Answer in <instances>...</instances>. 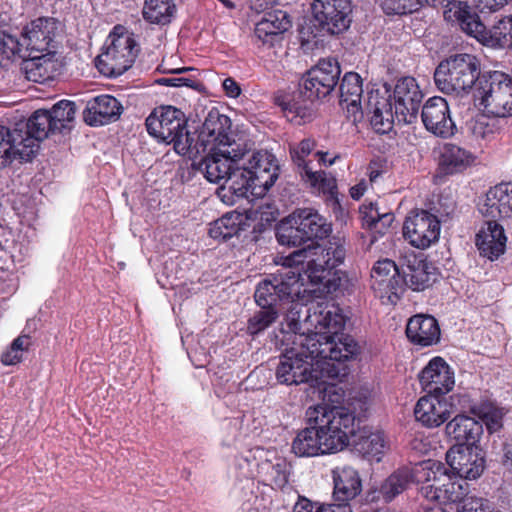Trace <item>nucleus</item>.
Instances as JSON below:
<instances>
[{
    "instance_id": "obj_1",
    "label": "nucleus",
    "mask_w": 512,
    "mask_h": 512,
    "mask_svg": "<svg viewBox=\"0 0 512 512\" xmlns=\"http://www.w3.org/2000/svg\"><path fill=\"white\" fill-rule=\"evenodd\" d=\"M308 423L292 442L298 457H314L343 450L354 433L355 416L342 406L317 405L307 410Z\"/></svg>"
},
{
    "instance_id": "obj_2",
    "label": "nucleus",
    "mask_w": 512,
    "mask_h": 512,
    "mask_svg": "<svg viewBox=\"0 0 512 512\" xmlns=\"http://www.w3.org/2000/svg\"><path fill=\"white\" fill-rule=\"evenodd\" d=\"M345 322V316L338 306L317 305L313 311L308 309L304 320L308 334L301 345L313 358L318 357L344 364L360 352V346L355 339L341 333Z\"/></svg>"
},
{
    "instance_id": "obj_3",
    "label": "nucleus",
    "mask_w": 512,
    "mask_h": 512,
    "mask_svg": "<svg viewBox=\"0 0 512 512\" xmlns=\"http://www.w3.org/2000/svg\"><path fill=\"white\" fill-rule=\"evenodd\" d=\"M302 278L297 270L282 268L276 274L262 280L255 291L256 303L261 307L247 323V332L257 335L271 326L278 318L277 305L285 300L299 297L302 293Z\"/></svg>"
},
{
    "instance_id": "obj_4",
    "label": "nucleus",
    "mask_w": 512,
    "mask_h": 512,
    "mask_svg": "<svg viewBox=\"0 0 512 512\" xmlns=\"http://www.w3.org/2000/svg\"><path fill=\"white\" fill-rule=\"evenodd\" d=\"M345 256L346 249L340 239L333 238L325 245L312 241L307 247L291 253L286 258L283 268L300 272L298 265L306 263L305 275L310 282L314 285L323 284L328 291H331L334 288V279H331L334 275L332 270L343 263ZM300 276L304 280L303 276Z\"/></svg>"
},
{
    "instance_id": "obj_5",
    "label": "nucleus",
    "mask_w": 512,
    "mask_h": 512,
    "mask_svg": "<svg viewBox=\"0 0 512 512\" xmlns=\"http://www.w3.org/2000/svg\"><path fill=\"white\" fill-rule=\"evenodd\" d=\"M303 352L294 350L280 357L276 368V378L285 385L318 383L323 378L337 379L347 375L345 364L321 358H313L302 346Z\"/></svg>"
},
{
    "instance_id": "obj_6",
    "label": "nucleus",
    "mask_w": 512,
    "mask_h": 512,
    "mask_svg": "<svg viewBox=\"0 0 512 512\" xmlns=\"http://www.w3.org/2000/svg\"><path fill=\"white\" fill-rule=\"evenodd\" d=\"M148 133L166 144H173L180 155L200 154L195 143L196 132L187 127L184 113L172 106H162L153 110L146 119Z\"/></svg>"
},
{
    "instance_id": "obj_7",
    "label": "nucleus",
    "mask_w": 512,
    "mask_h": 512,
    "mask_svg": "<svg viewBox=\"0 0 512 512\" xmlns=\"http://www.w3.org/2000/svg\"><path fill=\"white\" fill-rule=\"evenodd\" d=\"M480 62L468 53L455 54L441 61L434 72L437 88L445 94L466 95L479 86Z\"/></svg>"
},
{
    "instance_id": "obj_8",
    "label": "nucleus",
    "mask_w": 512,
    "mask_h": 512,
    "mask_svg": "<svg viewBox=\"0 0 512 512\" xmlns=\"http://www.w3.org/2000/svg\"><path fill=\"white\" fill-rule=\"evenodd\" d=\"M331 232V224L312 208L297 209L281 221L276 238L281 245L300 246L313 239H322Z\"/></svg>"
},
{
    "instance_id": "obj_9",
    "label": "nucleus",
    "mask_w": 512,
    "mask_h": 512,
    "mask_svg": "<svg viewBox=\"0 0 512 512\" xmlns=\"http://www.w3.org/2000/svg\"><path fill=\"white\" fill-rule=\"evenodd\" d=\"M105 50L96 58L98 70L108 77H117L126 72L134 63L139 46L132 33L117 26L108 37Z\"/></svg>"
},
{
    "instance_id": "obj_10",
    "label": "nucleus",
    "mask_w": 512,
    "mask_h": 512,
    "mask_svg": "<svg viewBox=\"0 0 512 512\" xmlns=\"http://www.w3.org/2000/svg\"><path fill=\"white\" fill-rule=\"evenodd\" d=\"M474 98L494 117L512 116V79L500 71L484 74L475 87Z\"/></svg>"
},
{
    "instance_id": "obj_11",
    "label": "nucleus",
    "mask_w": 512,
    "mask_h": 512,
    "mask_svg": "<svg viewBox=\"0 0 512 512\" xmlns=\"http://www.w3.org/2000/svg\"><path fill=\"white\" fill-rule=\"evenodd\" d=\"M452 10L462 31L476 38L480 43L490 47H511L512 40L508 38V30L511 29V25L508 26L509 16L500 19L487 30L475 10L467 4L459 2L453 5L450 12Z\"/></svg>"
},
{
    "instance_id": "obj_12",
    "label": "nucleus",
    "mask_w": 512,
    "mask_h": 512,
    "mask_svg": "<svg viewBox=\"0 0 512 512\" xmlns=\"http://www.w3.org/2000/svg\"><path fill=\"white\" fill-rule=\"evenodd\" d=\"M195 143L200 153H206L207 149L232 153L235 151H247L245 141L236 140L231 131V120L217 110H211L202 126Z\"/></svg>"
},
{
    "instance_id": "obj_13",
    "label": "nucleus",
    "mask_w": 512,
    "mask_h": 512,
    "mask_svg": "<svg viewBox=\"0 0 512 512\" xmlns=\"http://www.w3.org/2000/svg\"><path fill=\"white\" fill-rule=\"evenodd\" d=\"M440 221L427 210H414L406 217L403 236L415 248L426 249L438 241Z\"/></svg>"
},
{
    "instance_id": "obj_14",
    "label": "nucleus",
    "mask_w": 512,
    "mask_h": 512,
    "mask_svg": "<svg viewBox=\"0 0 512 512\" xmlns=\"http://www.w3.org/2000/svg\"><path fill=\"white\" fill-rule=\"evenodd\" d=\"M341 70L334 59H323L303 77L301 94L309 99H320L329 95L338 83Z\"/></svg>"
},
{
    "instance_id": "obj_15",
    "label": "nucleus",
    "mask_w": 512,
    "mask_h": 512,
    "mask_svg": "<svg viewBox=\"0 0 512 512\" xmlns=\"http://www.w3.org/2000/svg\"><path fill=\"white\" fill-rule=\"evenodd\" d=\"M313 16L318 26L329 34L347 30L351 23V0H314Z\"/></svg>"
},
{
    "instance_id": "obj_16",
    "label": "nucleus",
    "mask_w": 512,
    "mask_h": 512,
    "mask_svg": "<svg viewBox=\"0 0 512 512\" xmlns=\"http://www.w3.org/2000/svg\"><path fill=\"white\" fill-rule=\"evenodd\" d=\"M371 288L383 304L397 303L404 287L398 268L392 260L376 262L371 273Z\"/></svg>"
},
{
    "instance_id": "obj_17",
    "label": "nucleus",
    "mask_w": 512,
    "mask_h": 512,
    "mask_svg": "<svg viewBox=\"0 0 512 512\" xmlns=\"http://www.w3.org/2000/svg\"><path fill=\"white\" fill-rule=\"evenodd\" d=\"M423 94L416 80L404 77L394 88L395 116L399 123L411 124L416 121Z\"/></svg>"
},
{
    "instance_id": "obj_18",
    "label": "nucleus",
    "mask_w": 512,
    "mask_h": 512,
    "mask_svg": "<svg viewBox=\"0 0 512 512\" xmlns=\"http://www.w3.org/2000/svg\"><path fill=\"white\" fill-rule=\"evenodd\" d=\"M447 464L460 478L475 480L485 469V458L478 447L454 445L446 453Z\"/></svg>"
},
{
    "instance_id": "obj_19",
    "label": "nucleus",
    "mask_w": 512,
    "mask_h": 512,
    "mask_svg": "<svg viewBox=\"0 0 512 512\" xmlns=\"http://www.w3.org/2000/svg\"><path fill=\"white\" fill-rule=\"evenodd\" d=\"M206 152L207 154L197 164V168L209 182L220 183L223 180L226 181L237 163L250 153V148H247V151L232 153L221 152L216 149H207Z\"/></svg>"
},
{
    "instance_id": "obj_20",
    "label": "nucleus",
    "mask_w": 512,
    "mask_h": 512,
    "mask_svg": "<svg viewBox=\"0 0 512 512\" xmlns=\"http://www.w3.org/2000/svg\"><path fill=\"white\" fill-rule=\"evenodd\" d=\"M61 24L55 18L42 17L32 21L22 33L23 46L31 52H51L54 39L59 34Z\"/></svg>"
},
{
    "instance_id": "obj_21",
    "label": "nucleus",
    "mask_w": 512,
    "mask_h": 512,
    "mask_svg": "<svg viewBox=\"0 0 512 512\" xmlns=\"http://www.w3.org/2000/svg\"><path fill=\"white\" fill-rule=\"evenodd\" d=\"M14 127L22 135L24 147L27 148L32 159L38 152L39 142L46 139L51 132L56 131L49 111L44 109L36 110L27 121H20Z\"/></svg>"
},
{
    "instance_id": "obj_22",
    "label": "nucleus",
    "mask_w": 512,
    "mask_h": 512,
    "mask_svg": "<svg viewBox=\"0 0 512 512\" xmlns=\"http://www.w3.org/2000/svg\"><path fill=\"white\" fill-rule=\"evenodd\" d=\"M421 387L428 395L441 396L450 392L455 384L454 374L441 358H433L419 374Z\"/></svg>"
},
{
    "instance_id": "obj_23",
    "label": "nucleus",
    "mask_w": 512,
    "mask_h": 512,
    "mask_svg": "<svg viewBox=\"0 0 512 512\" xmlns=\"http://www.w3.org/2000/svg\"><path fill=\"white\" fill-rule=\"evenodd\" d=\"M421 118L425 128L439 137L454 134L455 124L450 117L447 101L442 97H432L424 104Z\"/></svg>"
},
{
    "instance_id": "obj_24",
    "label": "nucleus",
    "mask_w": 512,
    "mask_h": 512,
    "mask_svg": "<svg viewBox=\"0 0 512 512\" xmlns=\"http://www.w3.org/2000/svg\"><path fill=\"white\" fill-rule=\"evenodd\" d=\"M363 110L375 132L385 134L392 130L396 116L390 95H383L378 90L370 91Z\"/></svg>"
},
{
    "instance_id": "obj_25",
    "label": "nucleus",
    "mask_w": 512,
    "mask_h": 512,
    "mask_svg": "<svg viewBox=\"0 0 512 512\" xmlns=\"http://www.w3.org/2000/svg\"><path fill=\"white\" fill-rule=\"evenodd\" d=\"M249 175L253 176L254 186L269 190L279 176V165L273 154L266 150L254 151L247 162H243Z\"/></svg>"
},
{
    "instance_id": "obj_26",
    "label": "nucleus",
    "mask_w": 512,
    "mask_h": 512,
    "mask_svg": "<svg viewBox=\"0 0 512 512\" xmlns=\"http://www.w3.org/2000/svg\"><path fill=\"white\" fill-rule=\"evenodd\" d=\"M480 213L491 221L512 217V183H501L490 188L483 203L479 205Z\"/></svg>"
},
{
    "instance_id": "obj_27",
    "label": "nucleus",
    "mask_w": 512,
    "mask_h": 512,
    "mask_svg": "<svg viewBox=\"0 0 512 512\" xmlns=\"http://www.w3.org/2000/svg\"><path fill=\"white\" fill-rule=\"evenodd\" d=\"M362 93L361 77L354 72L346 73L340 84V105L353 124H357L364 117L361 106Z\"/></svg>"
},
{
    "instance_id": "obj_28",
    "label": "nucleus",
    "mask_w": 512,
    "mask_h": 512,
    "mask_svg": "<svg viewBox=\"0 0 512 512\" xmlns=\"http://www.w3.org/2000/svg\"><path fill=\"white\" fill-rule=\"evenodd\" d=\"M334 484L333 497L335 501L347 504L362 491V481L356 468L349 464L336 466L332 470Z\"/></svg>"
},
{
    "instance_id": "obj_29",
    "label": "nucleus",
    "mask_w": 512,
    "mask_h": 512,
    "mask_svg": "<svg viewBox=\"0 0 512 512\" xmlns=\"http://www.w3.org/2000/svg\"><path fill=\"white\" fill-rule=\"evenodd\" d=\"M450 404L440 396L426 395L416 403L414 414L417 421L432 428L442 425L451 415Z\"/></svg>"
},
{
    "instance_id": "obj_30",
    "label": "nucleus",
    "mask_w": 512,
    "mask_h": 512,
    "mask_svg": "<svg viewBox=\"0 0 512 512\" xmlns=\"http://www.w3.org/2000/svg\"><path fill=\"white\" fill-rule=\"evenodd\" d=\"M14 161L19 163L30 162L32 157L24 147L22 135L15 127L10 129L0 126V169L11 165Z\"/></svg>"
},
{
    "instance_id": "obj_31",
    "label": "nucleus",
    "mask_w": 512,
    "mask_h": 512,
    "mask_svg": "<svg viewBox=\"0 0 512 512\" xmlns=\"http://www.w3.org/2000/svg\"><path fill=\"white\" fill-rule=\"evenodd\" d=\"M227 185H222L217 189L218 197L226 204L232 205L237 199L248 196L250 189H255L253 176L249 175L245 164L239 162L233 168L226 179Z\"/></svg>"
},
{
    "instance_id": "obj_32",
    "label": "nucleus",
    "mask_w": 512,
    "mask_h": 512,
    "mask_svg": "<svg viewBox=\"0 0 512 512\" xmlns=\"http://www.w3.org/2000/svg\"><path fill=\"white\" fill-rule=\"evenodd\" d=\"M290 27L291 20L288 13L282 10H273L265 13L256 24L254 34L263 44L273 46Z\"/></svg>"
},
{
    "instance_id": "obj_33",
    "label": "nucleus",
    "mask_w": 512,
    "mask_h": 512,
    "mask_svg": "<svg viewBox=\"0 0 512 512\" xmlns=\"http://www.w3.org/2000/svg\"><path fill=\"white\" fill-rule=\"evenodd\" d=\"M403 286L406 285L413 291H423L433 285L437 279L434 265L424 258L413 256L407 261L401 277Z\"/></svg>"
},
{
    "instance_id": "obj_34",
    "label": "nucleus",
    "mask_w": 512,
    "mask_h": 512,
    "mask_svg": "<svg viewBox=\"0 0 512 512\" xmlns=\"http://www.w3.org/2000/svg\"><path fill=\"white\" fill-rule=\"evenodd\" d=\"M121 109L122 106L115 97L101 95L87 102L83 116L88 125H104L117 119L121 114Z\"/></svg>"
},
{
    "instance_id": "obj_35",
    "label": "nucleus",
    "mask_w": 512,
    "mask_h": 512,
    "mask_svg": "<svg viewBox=\"0 0 512 512\" xmlns=\"http://www.w3.org/2000/svg\"><path fill=\"white\" fill-rule=\"evenodd\" d=\"M408 339L423 347L437 344L440 340V327L437 320L430 315H415L406 326Z\"/></svg>"
},
{
    "instance_id": "obj_36",
    "label": "nucleus",
    "mask_w": 512,
    "mask_h": 512,
    "mask_svg": "<svg viewBox=\"0 0 512 512\" xmlns=\"http://www.w3.org/2000/svg\"><path fill=\"white\" fill-rule=\"evenodd\" d=\"M506 240L503 227L488 220L487 226L476 234L475 244L481 256L493 261L504 253Z\"/></svg>"
},
{
    "instance_id": "obj_37",
    "label": "nucleus",
    "mask_w": 512,
    "mask_h": 512,
    "mask_svg": "<svg viewBox=\"0 0 512 512\" xmlns=\"http://www.w3.org/2000/svg\"><path fill=\"white\" fill-rule=\"evenodd\" d=\"M445 430L446 434L458 443L457 445L475 447L483 433V426L474 418L457 415L447 423Z\"/></svg>"
},
{
    "instance_id": "obj_38",
    "label": "nucleus",
    "mask_w": 512,
    "mask_h": 512,
    "mask_svg": "<svg viewBox=\"0 0 512 512\" xmlns=\"http://www.w3.org/2000/svg\"><path fill=\"white\" fill-rule=\"evenodd\" d=\"M413 481L429 485L436 490H443L450 476L445 465L439 461L427 460L410 468Z\"/></svg>"
},
{
    "instance_id": "obj_39",
    "label": "nucleus",
    "mask_w": 512,
    "mask_h": 512,
    "mask_svg": "<svg viewBox=\"0 0 512 512\" xmlns=\"http://www.w3.org/2000/svg\"><path fill=\"white\" fill-rule=\"evenodd\" d=\"M315 148V142L311 139L302 140L297 147L291 148V156L293 162L301 169L300 174L303 177V171L305 176L310 181L313 186H318L319 188L325 189L329 186L327 179L325 177V173L322 171H312L309 167V162L306 160L313 149Z\"/></svg>"
},
{
    "instance_id": "obj_40",
    "label": "nucleus",
    "mask_w": 512,
    "mask_h": 512,
    "mask_svg": "<svg viewBox=\"0 0 512 512\" xmlns=\"http://www.w3.org/2000/svg\"><path fill=\"white\" fill-rule=\"evenodd\" d=\"M51 52L41 55H33L25 60L22 70L29 81L43 83L51 79L56 70V63L53 61Z\"/></svg>"
},
{
    "instance_id": "obj_41",
    "label": "nucleus",
    "mask_w": 512,
    "mask_h": 512,
    "mask_svg": "<svg viewBox=\"0 0 512 512\" xmlns=\"http://www.w3.org/2000/svg\"><path fill=\"white\" fill-rule=\"evenodd\" d=\"M475 158L469 151L453 144L444 147L440 166L446 174H455L470 167Z\"/></svg>"
},
{
    "instance_id": "obj_42",
    "label": "nucleus",
    "mask_w": 512,
    "mask_h": 512,
    "mask_svg": "<svg viewBox=\"0 0 512 512\" xmlns=\"http://www.w3.org/2000/svg\"><path fill=\"white\" fill-rule=\"evenodd\" d=\"M317 99H309L308 97L301 94V87L294 92L291 100L283 104V110L290 121H297L298 124L302 122L310 121L315 112V101Z\"/></svg>"
},
{
    "instance_id": "obj_43",
    "label": "nucleus",
    "mask_w": 512,
    "mask_h": 512,
    "mask_svg": "<svg viewBox=\"0 0 512 512\" xmlns=\"http://www.w3.org/2000/svg\"><path fill=\"white\" fill-rule=\"evenodd\" d=\"M413 482L411 469L408 467L400 468L384 480L379 489V494L384 501L390 502Z\"/></svg>"
},
{
    "instance_id": "obj_44",
    "label": "nucleus",
    "mask_w": 512,
    "mask_h": 512,
    "mask_svg": "<svg viewBox=\"0 0 512 512\" xmlns=\"http://www.w3.org/2000/svg\"><path fill=\"white\" fill-rule=\"evenodd\" d=\"M241 222L242 216L239 213H226L210 225L208 233L213 239L225 241L241 231Z\"/></svg>"
},
{
    "instance_id": "obj_45",
    "label": "nucleus",
    "mask_w": 512,
    "mask_h": 512,
    "mask_svg": "<svg viewBox=\"0 0 512 512\" xmlns=\"http://www.w3.org/2000/svg\"><path fill=\"white\" fill-rule=\"evenodd\" d=\"M176 6L171 0H146L143 7V17L147 21L165 25L171 21Z\"/></svg>"
},
{
    "instance_id": "obj_46",
    "label": "nucleus",
    "mask_w": 512,
    "mask_h": 512,
    "mask_svg": "<svg viewBox=\"0 0 512 512\" xmlns=\"http://www.w3.org/2000/svg\"><path fill=\"white\" fill-rule=\"evenodd\" d=\"M358 449L364 456L371 460L380 461L387 449V443L383 432L376 431L360 437Z\"/></svg>"
},
{
    "instance_id": "obj_47",
    "label": "nucleus",
    "mask_w": 512,
    "mask_h": 512,
    "mask_svg": "<svg viewBox=\"0 0 512 512\" xmlns=\"http://www.w3.org/2000/svg\"><path fill=\"white\" fill-rule=\"evenodd\" d=\"M75 112L76 108L74 102L61 100L56 103L52 107L51 111H49L52 124L56 131H61L66 128L68 123L74 120Z\"/></svg>"
},
{
    "instance_id": "obj_48",
    "label": "nucleus",
    "mask_w": 512,
    "mask_h": 512,
    "mask_svg": "<svg viewBox=\"0 0 512 512\" xmlns=\"http://www.w3.org/2000/svg\"><path fill=\"white\" fill-rule=\"evenodd\" d=\"M293 512H352L348 504H323L312 502L305 497H299L294 505Z\"/></svg>"
},
{
    "instance_id": "obj_49",
    "label": "nucleus",
    "mask_w": 512,
    "mask_h": 512,
    "mask_svg": "<svg viewBox=\"0 0 512 512\" xmlns=\"http://www.w3.org/2000/svg\"><path fill=\"white\" fill-rule=\"evenodd\" d=\"M378 4L386 15H406L421 7V0H378Z\"/></svg>"
},
{
    "instance_id": "obj_50",
    "label": "nucleus",
    "mask_w": 512,
    "mask_h": 512,
    "mask_svg": "<svg viewBox=\"0 0 512 512\" xmlns=\"http://www.w3.org/2000/svg\"><path fill=\"white\" fill-rule=\"evenodd\" d=\"M468 130L476 139H488L495 132V125L487 115H478L467 123Z\"/></svg>"
},
{
    "instance_id": "obj_51",
    "label": "nucleus",
    "mask_w": 512,
    "mask_h": 512,
    "mask_svg": "<svg viewBox=\"0 0 512 512\" xmlns=\"http://www.w3.org/2000/svg\"><path fill=\"white\" fill-rule=\"evenodd\" d=\"M368 210L365 212L364 220L370 228L376 229L381 232V227L387 228L393 222V215L391 213H380L376 204L371 203Z\"/></svg>"
},
{
    "instance_id": "obj_52",
    "label": "nucleus",
    "mask_w": 512,
    "mask_h": 512,
    "mask_svg": "<svg viewBox=\"0 0 512 512\" xmlns=\"http://www.w3.org/2000/svg\"><path fill=\"white\" fill-rule=\"evenodd\" d=\"M467 488V483L463 485L461 482H453L451 478H449L448 482H446V485L443 487L444 498L448 501L461 504V501L466 499V497H470Z\"/></svg>"
},
{
    "instance_id": "obj_53",
    "label": "nucleus",
    "mask_w": 512,
    "mask_h": 512,
    "mask_svg": "<svg viewBox=\"0 0 512 512\" xmlns=\"http://www.w3.org/2000/svg\"><path fill=\"white\" fill-rule=\"evenodd\" d=\"M299 314V311L290 310L285 317L286 327H283L282 330L287 333H302L304 338L308 334L307 326L304 325V322H300Z\"/></svg>"
},
{
    "instance_id": "obj_54",
    "label": "nucleus",
    "mask_w": 512,
    "mask_h": 512,
    "mask_svg": "<svg viewBox=\"0 0 512 512\" xmlns=\"http://www.w3.org/2000/svg\"><path fill=\"white\" fill-rule=\"evenodd\" d=\"M270 471H268L269 479L277 486L283 487L288 482L287 475V464L284 460H279L276 464L269 466Z\"/></svg>"
},
{
    "instance_id": "obj_55",
    "label": "nucleus",
    "mask_w": 512,
    "mask_h": 512,
    "mask_svg": "<svg viewBox=\"0 0 512 512\" xmlns=\"http://www.w3.org/2000/svg\"><path fill=\"white\" fill-rule=\"evenodd\" d=\"M478 415L485 421L489 430H497L501 427L502 413L493 407L480 408Z\"/></svg>"
},
{
    "instance_id": "obj_56",
    "label": "nucleus",
    "mask_w": 512,
    "mask_h": 512,
    "mask_svg": "<svg viewBox=\"0 0 512 512\" xmlns=\"http://www.w3.org/2000/svg\"><path fill=\"white\" fill-rule=\"evenodd\" d=\"M159 85L171 87H194L195 81L186 77H164L155 81Z\"/></svg>"
},
{
    "instance_id": "obj_57",
    "label": "nucleus",
    "mask_w": 512,
    "mask_h": 512,
    "mask_svg": "<svg viewBox=\"0 0 512 512\" xmlns=\"http://www.w3.org/2000/svg\"><path fill=\"white\" fill-rule=\"evenodd\" d=\"M501 451V463L504 469L512 474V440L503 441Z\"/></svg>"
},
{
    "instance_id": "obj_58",
    "label": "nucleus",
    "mask_w": 512,
    "mask_h": 512,
    "mask_svg": "<svg viewBox=\"0 0 512 512\" xmlns=\"http://www.w3.org/2000/svg\"><path fill=\"white\" fill-rule=\"evenodd\" d=\"M22 361V354L14 350L10 345L9 348L1 355V362L4 365H16Z\"/></svg>"
},
{
    "instance_id": "obj_59",
    "label": "nucleus",
    "mask_w": 512,
    "mask_h": 512,
    "mask_svg": "<svg viewBox=\"0 0 512 512\" xmlns=\"http://www.w3.org/2000/svg\"><path fill=\"white\" fill-rule=\"evenodd\" d=\"M11 346L14 350H17L21 354L24 351H28L31 346L30 336L27 334H22L13 340Z\"/></svg>"
},
{
    "instance_id": "obj_60",
    "label": "nucleus",
    "mask_w": 512,
    "mask_h": 512,
    "mask_svg": "<svg viewBox=\"0 0 512 512\" xmlns=\"http://www.w3.org/2000/svg\"><path fill=\"white\" fill-rule=\"evenodd\" d=\"M223 89L227 96L236 98L240 95L241 89L238 83L232 78H226L223 81Z\"/></svg>"
},
{
    "instance_id": "obj_61",
    "label": "nucleus",
    "mask_w": 512,
    "mask_h": 512,
    "mask_svg": "<svg viewBox=\"0 0 512 512\" xmlns=\"http://www.w3.org/2000/svg\"><path fill=\"white\" fill-rule=\"evenodd\" d=\"M422 494L429 500H440L441 498H444L443 490H436L432 487H429V485H423L421 487Z\"/></svg>"
},
{
    "instance_id": "obj_62",
    "label": "nucleus",
    "mask_w": 512,
    "mask_h": 512,
    "mask_svg": "<svg viewBox=\"0 0 512 512\" xmlns=\"http://www.w3.org/2000/svg\"><path fill=\"white\" fill-rule=\"evenodd\" d=\"M477 2L482 9L495 11L507 4L508 0H477Z\"/></svg>"
},
{
    "instance_id": "obj_63",
    "label": "nucleus",
    "mask_w": 512,
    "mask_h": 512,
    "mask_svg": "<svg viewBox=\"0 0 512 512\" xmlns=\"http://www.w3.org/2000/svg\"><path fill=\"white\" fill-rule=\"evenodd\" d=\"M365 187L363 185H356L351 188L350 194L353 199H359L364 194Z\"/></svg>"
},
{
    "instance_id": "obj_64",
    "label": "nucleus",
    "mask_w": 512,
    "mask_h": 512,
    "mask_svg": "<svg viewBox=\"0 0 512 512\" xmlns=\"http://www.w3.org/2000/svg\"><path fill=\"white\" fill-rule=\"evenodd\" d=\"M324 398H326L327 396L331 397L332 395H336V399L334 400L335 402H340L341 398H342V395L341 394H338L336 393V387L335 386H329V387H326L324 389Z\"/></svg>"
}]
</instances>
